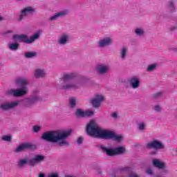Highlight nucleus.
I'll return each mask as SVG.
<instances>
[{
	"mask_svg": "<svg viewBox=\"0 0 177 177\" xmlns=\"http://www.w3.org/2000/svg\"><path fill=\"white\" fill-rule=\"evenodd\" d=\"M86 131L90 136H95L101 139H113L116 142H121L122 140V136L115 135L113 131L102 130L94 120L90 121L86 126Z\"/></svg>",
	"mask_w": 177,
	"mask_h": 177,
	"instance_id": "nucleus-1",
	"label": "nucleus"
},
{
	"mask_svg": "<svg viewBox=\"0 0 177 177\" xmlns=\"http://www.w3.org/2000/svg\"><path fill=\"white\" fill-rule=\"evenodd\" d=\"M71 129L66 131H46L42 134L41 139L50 142L51 143H57L58 146L63 147V146H70L67 138L71 135Z\"/></svg>",
	"mask_w": 177,
	"mask_h": 177,
	"instance_id": "nucleus-2",
	"label": "nucleus"
},
{
	"mask_svg": "<svg viewBox=\"0 0 177 177\" xmlns=\"http://www.w3.org/2000/svg\"><path fill=\"white\" fill-rule=\"evenodd\" d=\"M15 82L17 85H20L21 88L17 90L11 89L7 92V95L8 96H15V97H20L27 95L28 87L26 85H28V80L25 77H19L16 80Z\"/></svg>",
	"mask_w": 177,
	"mask_h": 177,
	"instance_id": "nucleus-3",
	"label": "nucleus"
},
{
	"mask_svg": "<svg viewBox=\"0 0 177 177\" xmlns=\"http://www.w3.org/2000/svg\"><path fill=\"white\" fill-rule=\"evenodd\" d=\"M45 160V156L42 155H35L32 159H29L27 160V159H20L18 161V167L19 168H21L24 165H26V164H28V165H30L31 167H34L35 165H37V164H39V162H42Z\"/></svg>",
	"mask_w": 177,
	"mask_h": 177,
	"instance_id": "nucleus-4",
	"label": "nucleus"
},
{
	"mask_svg": "<svg viewBox=\"0 0 177 177\" xmlns=\"http://www.w3.org/2000/svg\"><path fill=\"white\" fill-rule=\"evenodd\" d=\"M12 38L15 42H24V44H32V42L39 39V34L36 32L35 35L30 36L28 39V36L26 35H14Z\"/></svg>",
	"mask_w": 177,
	"mask_h": 177,
	"instance_id": "nucleus-5",
	"label": "nucleus"
},
{
	"mask_svg": "<svg viewBox=\"0 0 177 177\" xmlns=\"http://www.w3.org/2000/svg\"><path fill=\"white\" fill-rule=\"evenodd\" d=\"M102 150L104 153H106V156H109L110 157H113V156H117L118 154H122L124 153V147H119L115 149L106 148L104 147H102Z\"/></svg>",
	"mask_w": 177,
	"mask_h": 177,
	"instance_id": "nucleus-6",
	"label": "nucleus"
},
{
	"mask_svg": "<svg viewBox=\"0 0 177 177\" xmlns=\"http://www.w3.org/2000/svg\"><path fill=\"white\" fill-rule=\"evenodd\" d=\"M17 104H19V101L4 102L0 105V109H1V110H4V111H6L8 110H11V109H15Z\"/></svg>",
	"mask_w": 177,
	"mask_h": 177,
	"instance_id": "nucleus-7",
	"label": "nucleus"
},
{
	"mask_svg": "<svg viewBox=\"0 0 177 177\" xmlns=\"http://www.w3.org/2000/svg\"><path fill=\"white\" fill-rule=\"evenodd\" d=\"M33 145L30 143H22L18 146L15 149V153H21V151H26V150H30L32 149Z\"/></svg>",
	"mask_w": 177,
	"mask_h": 177,
	"instance_id": "nucleus-8",
	"label": "nucleus"
},
{
	"mask_svg": "<svg viewBox=\"0 0 177 177\" xmlns=\"http://www.w3.org/2000/svg\"><path fill=\"white\" fill-rule=\"evenodd\" d=\"M35 12V9L32 7H26L24 9L21 10V15H19V21H21L24 17L27 16V15H30V13H34Z\"/></svg>",
	"mask_w": 177,
	"mask_h": 177,
	"instance_id": "nucleus-9",
	"label": "nucleus"
},
{
	"mask_svg": "<svg viewBox=\"0 0 177 177\" xmlns=\"http://www.w3.org/2000/svg\"><path fill=\"white\" fill-rule=\"evenodd\" d=\"M103 100H104V97H103V95H97L95 98L91 100V103L93 107L97 108L100 107V104H102Z\"/></svg>",
	"mask_w": 177,
	"mask_h": 177,
	"instance_id": "nucleus-10",
	"label": "nucleus"
},
{
	"mask_svg": "<svg viewBox=\"0 0 177 177\" xmlns=\"http://www.w3.org/2000/svg\"><path fill=\"white\" fill-rule=\"evenodd\" d=\"M162 144L157 140H153L147 145V149H162Z\"/></svg>",
	"mask_w": 177,
	"mask_h": 177,
	"instance_id": "nucleus-11",
	"label": "nucleus"
},
{
	"mask_svg": "<svg viewBox=\"0 0 177 177\" xmlns=\"http://www.w3.org/2000/svg\"><path fill=\"white\" fill-rule=\"evenodd\" d=\"M80 88L79 84H75L74 82L68 83L66 84L62 85L61 89L68 90V89H78Z\"/></svg>",
	"mask_w": 177,
	"mask_h": 177,
	"instance_id": "nucleus-12",
	"label": "nucleus"
},
{
	"mask_svg": "<svg viewBox=\"0 0 177 177\" xmlns=\"http://www.w3.org/2000/svg\"><path fill=\"white\" fill-rule=\"evenodd\" d=\"M130 85H131V87L134 89H136V88H139V85L140 84V82L139 81V79L136 77H132L129 80Z\"/></svg>",
	"mask_w": 177,
	"mask_h": 177,
	"instance_id": "nucleus-13",
	"label": "nucleus"
},
{
	"mask_svg": "<svg viewBox=\"0 0 177 177\" xmlns=\"http://www.w3.org/2000/svg\"><path fill=\"white\" fill-rule=\"evenodd\" d=\"M113 41H111V39L110 37H106L104 39L99 41V46L100 48H103L104 46H109V45H111V43Z\"/></svg>",
	"mask_w": 177,
	"mask_h": 177,
	"instance_id": "nucleus-14",
	"label": "nucleus"
},
{
	"mask_svg": "<svg viewBox=\"0 0 177 177\" xmlns=\"http://www.w3.org/2000/svg\"><path fill=\"white\" fill-rule=\"evenodd\" d=\"M74 78H75V75L74 73H65L63 75L62 81L64 84H67L68 81L73 80Z\"/></svg>",
	"mask_w": 177,
	"mask_h": 177,
	"instance_id": "nucleus-15",
	"label": "nucleus"
},
{
	"mask_svg": "<svg viewBox=\"0 0 177 177\" xmlns=\"http://www.w3.org/2000/svg\"><path fill=\"white\" fill-rule=\"evenodd\" d=\"M153 167H156L159 169H163V168H165V164H164V162H162L158 159H153Z\"/></svg>",
	"mask_w": 177,
	"mask_h": 177,
	"instance_id": "nucleus-16",
	"label": "nucleus"
},
{
	"mask_svg": "<svg viewBox=\"0 0 177 177\" xmlns=\"http://www.w3.org/2000/svg\"><path fill=\"white\" fill-rule=\"evenodd\" d=\"M66 15H67V11H62L60 12H57V13H55L51 17H50L49 20L52 21L53 20H56V19H57L58 17H63V16H66Z\"/></svg>",
	"mask_w": 177,
	"mask_h": 177,
	"instance_id": "nucleus-17",
	"label": "nucleus"
},
{
	"mask_svg": "<svg viewBox=\"0 0 177 177\" xmlns=\"http://www.w3.org/2000/svg\"><path fill=\"white\" fill-rule=\"evenodd\" d=\"M45 75V71L42 69H37L35 71V77H36V78H44Z\"/></svg>",
	"mask_w": 177,
	"mask_h": 177,
	"instance_id": "nucleus-18",
	"label": "nucleus"
},
{
	"mask_svg": "<svg viewBox=\"0 0 177 177\" xmlns=\"http://www.w3.org/2000/svg\"><path fill=\"white\" fill-rule=\"evenodd\" d=\"M98 73L100 74H104L107 73V70L109 69V67L107 66H103V65H100L97 68Z\"/></svg>",
	"mask_w": 177,
	"mask_h": 177,
	"instance_id": "nucleus-19",
	"label": "nucleus"
},
{
	"mask_svg": "<svg viewBox=\"0 0 177 177\" xmlns=\"http://www.w3.org/2000/svg\"><path fill=\"white\" fill-rule=\"evenodd\" d=\"M19 46H20L19 44L12 43L9 44L8 48L10 50H17V49H19Z\"/></svg>",
	"mask_w": 177,
	"mask_h": 177,
	"instance_id": "nucleus-20",
	"label": "nucleus"
},
{
	"mask_svg": "<svg viewBox=\"0 0 177 177\" xmlns=\"http://www.w3.org/2000/svg\"><path fill=\"white\" fill-rule=\"evenodd\" d=\"M75 104H76L75 97H72L69 98V105L71 106V107H72V109H74V107H75Z\"/></svg>",
	"mask_w": 177,
	"mask_h": 177,
	"instance_id": "nucleus-21",
	"label": "nucleus"
},
{
	"mask_svg": "<svg viewBox=\"0 0 177 177\" xmlns=\"http://www.w3.org/2000/svg\"><path fill=\"white\" fill-rule=\"evenodd\" d=\"M67 42V35H64L61 37V39L59 40V44H61L62 45H64Z\"/></svg>",
	"mask_w": 177,
	"mask_h": 177,
	"instance_id": "nucleus-22",
	"label": "nucleus"
},
{
	"mask_svg": "<svg viewBox=\"0 0 177 177\" xmlns=\"http://www.w3.org/2000/svg\"><path fill=\"white\" fill-rule=\"evenodd\" d=\"M38 100H39V97H38L37 96H34L29 100V103H30V104H34V103H37V102H38Z\"/></svg>",
	"mask_w": 177,
	"mask_h": 177,
	"instance_id": "nucleus-23",
	"label": "nucleus"
},
{
	"mask_svg": "<svg viewBox=\"0 0 177 177\" xmlns=\"http://www.w3.org/2000/svg\"><path fill=\"white\" fill-rule=\"evenodd\" d=\"M75 114L77 117H85V111L81 109H77Z\"/></svg>",
	"mask_w": 177,
	"mask_h": 177,
	"instance_id": "nucleus-24",
	"label": "nucleus"
},
{
	"mask_svg": "<svg viewBox=\"0 0 177 177\" xmlns=\"http://www.w3.org/2000/svg\"><path fill=\"white\" fill-rule=\"evenodd\" d=\"M1 139L5 142H12V136H3Z\"/></svg>",
	"mask_w": 177,
	"mask_h": 177,
	"instance_id": "nucleus-25",
	"label": "nucleus"
},
{
	"mask_svg": "<svg viewBox=\"0 0 177 177\" xmlns=\"http://www.w3.org/2000/svg\"><path fill=\"white\" fill-rule=\"evenodd\" d=\"M25 56L28 58L34 57V56H37V53L27 52L25 53Z\"/></svg>",
	"mask_w": 177,
	"mask_h": 177,
	"instance_id": "nucleus-26",
	"label": "nucleus"
},
{
	"mask_svg": "<svg viewBox=\"0 0 177 177\" xmlns=\"http://www.w3.org/2000/svg\"><path fill=\"white\" fill-rule=\"evenodd\" d=\"M95 113L92 111H84V117H91V115H93Z\"/></svg>",
	"mask_w": 177,
	"mask_h": 177,
	"instance_id": "nucleus-27",
	"label": "nucleus"
},
{
	"mask_svg": "<svg viewBox=\"0 0 177 177\" xmlns=\"http://www.w3.org/2000/svg\"><path fill=\"white\" fill-rule=\"evenodd\" d=\"M135 32L136 34H137V35H143L145 32L143 31V30L138 28L135 30Z\"/></svg>",
	"mask_w": 177,
	"mask_h": 177,
	"instance_id": "nucleus-28",
	"label": "nucleus"
},
{
	"mask_svg": "<svg viewBox=\"0 0 177 177\" xmlns=\"http://www.w3.org/2000/svg\"><path fill=\"white\" fill-rule=\"evenodd\" d=\"M125 55H127V48H123L122 53H121V57L122 59H124L125 57Z\"/></svg>",
	"mask_w": 177,
	"mask_h": 177,
	"instance_id": "nucleus-29",
	"label": "nucleus"
},
{
	"mask_svg": "<svg viewBox=\"0 0 177 177\" xmlns=\"http://www.w3.org/2000/svg\"><path fill=\"white\" fill-rule=\"evenodd\" d=\"M32 130H33V132H39V131L41 130V127L39 126H34L33 128H32Z\"/></svg>",
	"mask_w": 177,
	"mask_h": 177,
	"instance_id": "nucleus-30",
	"label": "nucleus"
},
{
	"mask_svg": "<svg viewBox=\"0 0 177 177\" xmlns=\"http://www.w3.org/2000/svg\"><path fill=\"white\" fill-rule=\"evenodd\" d=\"M161 95H162V92L156 93L153 95V98L157 99L158 97H161Z\"/></svg>",
	"mask_w": 177,
	"mask_h": 177,
	"instance_id": "nucleus-31",
	"label": "nucleus"
},
{
	"mask_svg": "<svg viewBox=\"0 0 177 177\" xmlns=\"http://www.w3.org/2000/svg\"><path fill=\"white\" fill-rule=\"evenodd\" d=\"M154 68H156V65H154V64L149 65L147 68V71H153V70H154Z\"/></svg>",
	"mask_w": 177,
	"mask_h": 177,
	"instance_id": "nucleus-32",
	"label": "nucleus"
},
{
	"mask_svg": "<svg viewBox=\"0 0 177 177\" xmlns=\"http://www.w3.org/2000/svg\"><path fill=\"white\" fill-rule=\"evenodd\" d=\"M138 129L140 131H143V129H145V123H140L138 125Z\"/></svg>",
	"mask_w": 177,
	"mask_h": 177,
	"instance_id": "nucleus-33",
	"label": "nucleus"
},
{
	"mask_svg": "<svg viewBox=\"0 0 177 177\" xmlns=\"http://www.w3.org/2000/svg\"><path fill=\"white\" fill-rule=\"evenodd\" d=\"M77 142L78 145H82V142H84V138H82V137H79Z\"/></svg>",
	"mask_w": 177,
	"mask_h": 177,
	"instance_id": "nucleus-34",
	"label": "nucleus"
},
{
	"mask_svg": "<svg viewBox=\"0 0 177 177\" xmlns=\"http://www.w3.org/2000/svg\"><path fill=\"white\" fill-rule=\"evenodd\" d=\"M155 111H161V107L158 105H156L154 107Z\"/></svg>",
	"mask_w": 177,
	"mask_h": 177,
	"instance_id": "nucleus-35",
	"label": "nucleus"
},
{
	"mask_svg": "<svg viewBox=\"0 0 177 177\" xmlns=\"http://www.w3.org/2000/svg\"><path fill=\"white\" fill-rule=\"evenodd\" d=\"M48 177H59V175L57 173H53L49 174Z\"/></svg>",
	"mask_w": 177,
	"mask_h": 177,
	"instance_id": "nucleus-36",
	"label": "nucleus"
},
{
	"mask_svg": "<svg viewBox=\"0 0 177 177\" xmlns=\"http://www.w3.org/2000/svg\"><path fill=\"white\" fill-rule=\"evenodd\" d=\"M169 8H174V1H170L168 4Z\"/></svg>",
	"mask_w": 177,
	"mask_h": 177,
	"instance_id": "nucleus-37",
	"label": "nucleus"
},
{
	"mask_svg": "<svg viewBox=\"0 0 177 177\" xmlns=\"http://www.w3.org/2000/svg\"><path fill=\"white\" fill-rule=\"evenodd\" d=\"M129 177H139L138 176V174H135V173H131L130 175H129Z\"/></svg>",
	"mask_w": 177,
	"mask_h": 177,
	"instance_id": "nucleus-38",
	"label": "nucleus"
},
{
	"mask_svg": "<svg viewBox=\"0 0 177 177\" xmlns=\"http://www.w3.org/2000/svg\"><path fill=\"white\" fill-rule=\"evenodd\" d=\"M147 174H148L149 175H151V174H153V170L152 169L147 170Z\"/></svg>",
	"mask_w": 177,
	"mask_h": 177,
	"instance_id": "nucleus-39",
	"label": "nucleus"
},
{
	"mask_svg": "<svg viewBox=\"0 0 177 177\" xmlns=\"http://www.w3.org/2000/svg\"><path fill=\"white\" fill-rule=\"evenodd\" d=\"M112 117H113V118H117V114H116L115 113H113L112 114Z\"/></svg>",
	"mask_w": 177,
	"mask_h": 177,
	"instance_id": "nucleus-40",
	"label": "nucleus"
},
{
	"mask_svg": "<svg viewBox=\"0 0 177 177\" xmlns=\"http://www.w3.org/2000/svg\"><path fill=\"white\" fill-rule=\"evenodd\" d=\"M39 177H45V174H39Z\"/></svg>",
	"mask_w": 177,
	"mask_h": 177,
	"instance_id": "nucleus-41",
	"label": "nucleus"
},
{
	"mask_svg": "<svg viewBox=\"0 0 177 177\" xmlns=\"http://www.w3.org/2000/svg\"><path fill=\"white\" fill-rule=\"evenodd\" d=\"M1 20H3L2 17H0V21H1Z\"/></svg>",
	"mask_w": 177,
	"mask_h": 177,
	"instance_id": "nucleus-42",
	"label": "nucleus"
},
{
	"mask_svg": "<svg viewBox=\"0 0 177 177\" xmlns=\"http://www.w3.org/2000/svg\"><path fill=\"white\" fill-rule=\"evenodd\" d=\"M99 174H102V172H99Z\"/></svg>",
	"mask_w": 177,
	"mask_h": 177,
	"instance_id": "nucleus-43",
	"label": "nucleus"
}]
</instances>
